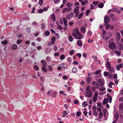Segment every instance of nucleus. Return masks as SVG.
Returning a JSON list of instances; mask_svg holds the SVG:
<instances>
[{
  "mask_svg": "<svg viewBox=\"0 0 123 123\" xmlns=\"http://www.w3.org/2000/svg\"><path fill=\"white\" fill-rule=\"evenodd\" d=\"M92 58L94 59L95 61H98V60L97 59V57L95 55H93L92 56Z\"/></svg>",
  "mask_w": 123,
  "mask_h": 123,
  "instance_id": "4c0bfd02",
  "label": "nucleus"
},
{
  "mask_svg": "<svg viewBox=\"0 0 123 123\" xmlns=\"http://www.w3.org/2000/svg\"><path fill=\"white\" fill-rule=\"evenodd\" d=\"M119 108L121 109H123V102L120 104L119 105Z\"/></svg>",
  "mask_w": 123,
  "mask_h": 123,
  "instance_id": "49530a36",
  "label": "nucleus"
},
{
  "mask_svg": "<svg viewBox=\"0 0 123 123\" xmlns=\"http://www.w3.org/2000/svg\"><path fill=\"white\" fill-rule=\"evenodd\" d=\"M77 45L79 46H81L82 45V42L80 40H79L77 41Z\"/></svg>",
  "mask_w": 123,
  "mask_h": 123,
  "instance_id": "f8f14e48",
  "label": "nucleus"
},
{
  "mask_svg": "<svg viewBox=\"0 0 123 123\" xmlns=\"http://www.w3.org/2000/svg\"><path fill=\"white\" fill-rule=\"evenodd\" d=\"M21 42V41L20 39L18 40L17 42V43L18 44H20Z\"/></svg>",
  "mask_w": 123,
  "mask_h": 123,
  "instance_id": "6e6d98bb",
  "label": "nucleus"
},
{
  "mask_svg": "<svg viewBox=\"0 0 123 123\" xmlns=\"http://www.w3.org/2000/svg\"><path fill=\"white\" fill-rule=\"evenodd\" d=\"M74 52V50H72L70 51L69 54L71 55H73Z\"/></svg>",
  "mask_w": 123,
  "mask_h": 123,
  "instance_id": "09e8293b",
  "label": "nucleus"
},
{
  "mask_svg": "<svg viewBox=\"0 0 123 123\" xmlns=\"http://www.w3.org/2000/svg\"><path fill=\"white\" fill-rule=\"evenodd\" d=\"M97 98L96 97H93V102H96V101L97 100Z\"/></svg>",
  "mask_w": 123,
  "mask_h": 123,
  "instance_id": "8fccbe9b",
  "label": "nucleus"
},
{
  "mask_svg": "<svg viewBox=\"0 0 123 123\" xmlns=\"http://www.w3.org/2000/svg\"><path fill=\"white\" fill-rule=\"evenodd\" d=\"M73 4L72 3H68L67 4V6L68 8H71V6H72Z\"/></svg>",
  "mask_w": 123,
  "mask_h": 123,
  "instance_id": "b1692460",
  "label": "nucleus"
},
{
  "mask_svg": "<svg viewBox=\"0 0 123 123\" xmlns=\"http://www.w3.org/2000/svg\"><path fill=\"white\" fill-rule=\"evenodd\" d=\"M73 16V13L72 12H70L68 14L66 15V18L67 19H71Z\"/></svg>",
  "mask_w": 123,
  "mask_h": 123,
  "instance_id": "0eeeda50",
  "label": "nucleus"
},
{
  "mask_svg": "<svg viewBox=\"0 0 123 123\" xmlns=\"http://www.w3.org/2000/svg\"><path fill=\"white\" fill-rule=\"evenodd\" d=\"M81 113L79 111H78L76 113V115L77 116L79 117L80 115H81Z\"/></svg>",
  "mask_w": 123,
  "mask_h": 123,
  "instance_id": "864d4df0",
  "label": "nucleus"
},
{
  "mask_svg": "<svg viewBox=\"0 0 123 123\" xmlns=\"http://www.w3.org/2000/svg\"><path fill=\"white\" fill-rule=\"evenodd\" d=\"M101 72V71L100 70H98L95 72V74L96 75H97L100 74Z\"/></svg>",
  "mask_w": 123,
  "mask_h": 123,
  "instance_id": "a19ab883",
  "label": "nucleus"
},
{
  "mask_svg": "<svg viewBox=\"0 0 123 123\" xmlns=\"http://www.w3.org/2000/svg\"><path fill=\"white\" fill-rule=\"evenodd\" d=\"M79 57L80 58L81 57V55L80 53H78L76 55Z\"/></svg>",
  "mask_w": 123,
  "mask_h": 123,
  "instance_id": "774afa93",
  "label": "nucleus"
},
{
  "mask_svg": "<svg viewBox=\"0 0 123 123\" xmlns=\"http://www.w3.org/2000/svg\"><path fill=\"white\" fill-rule=\"evenodd\" d=\"M86 95L85 96H87L88 98H91L92 97V93L91 90V87L89 86H87L86 89Z\"/></svg>",
  "mask_w": 123,
  "mask_h": 123,
  "instance_id": "f03ea898",
  "label": "nucleus"
},
{
  "mask_svg": "<svg viewBox=\"0 0 123 123\" xmlns=\"http://www.w3.org/2000/svg\"><path fill=\"white\" fill-rule=\"evenodd\" d=\"M116 44L114 42L109 43L108 45V47L111 49H115L116 48Z\"/></svg>",
  "mask_w": 123,
  "mask_h": 123,
  "instance_id": "7ed1b4c3",
  "label": "nucleus"
},
{
  "mask_svg": "<svg viewBox=\"0 0 123 123\" xmlns=\"http://www.w3.org/2000/svg\"><path fill=\"white\" fill-rule=\"evenodd\" d=\"M93 113L94 115L96 117H97V113L96 110L94 111Z\"/></svg>",
  "mask_w": 123,
  "mask_h": 123,
  "instance_id": "de8ad7c7",
  "label": "nucleus"
},
{
  "mask_svg": "<svg viewBox=\"0 0 123 123\" xmlns=\"http://www.w3.org/2000/svg\"><path fill=\"white\" fill-rule=\"evenodd\" d=\"M92 80V78L90 77H88L87 78V82L88 83H89Z\"/></svg>",
  "mask_w": 123,
  "mask_h": 123,
  "instance_id": "f704fd0d",
  "label": "nucleus"
},
{
  "mask_svg": "<svg viewBox=\"0 0 123 123\" xmlns=\"http://www.w3.org/2000/svg\"><path fill=\"white\" fill-rule=\"evenodd\" d=\"M46 60L47 61H49L50 60V57L47 56L46 57Z\"/></svg>",
  "mask_w": 123,
  "mask_h": 123,
  "instance_id": "69168bd1",
  "label": "nucleus"
},
{
  "mask_svg": "<svg viewBox=\"0 0 123 123\" xmlns=\"http://www.w3.org/2000/svg\"><path fill=\"white\" fill-rule=\"evenodd\" d=\"M51 19L54 21H55V16L54 14H53L51 15Z\"/></svg>",
  "mask_w": 123,
  "mask_h": 123,
  "instance_id": "5701e85b",
  "label": "nucleus"
},
{
  "mask_svg": "<svg viewBox=\"0 0 123 123\" xmlns=\"http://www.w3.org/2000/svg\"><path fill=\"white\" fill-rule=\"evenodd\" d=\"M58 29H60V30H62L63 29V28L61 27V25H59L58 26Z\"/></svg>",
  "mask_w": 123,
  "mask_h": 123,
  "instance_id": "338daca9",
  "label": "nucleus"
},
{
  "mask_svg": "<svg viewBox=\"0 0 123 123\" xmlns=\"http://www.w3.org/2000/svg\"><path fill=\"white\" fill-rule=\"evenodd\" d=\"M41 62L42 64V65L44 67H46L47 66V64L43 60H42Z\"/></svg>",
  "mask_w": 123,
  "mask_h": 123,
  "instance_id": "2eb2a0df",
  "label": "nucleus"
},
{
  "mask_svg": "<svg viewBox=\"0 0 123 123\" xmlns=\"http://www.w3.org/2000/svg\"><path fill=\"white\" fill-rule=\"evenodd\" d=\"M88 105V104L87 103V102H83L82 104V105L83 107L86 106Z\"/></svg>",
  "mask_w": 123,
  "mask_h": 123,
  "instance_id": "6ab92c4d",
  "label": "nucleus"
},
{
  "mask_svg": "<svg viewBox=\"0 0 123 123\" xmlns=\"http://www.w3.org/2000/svg\"><path fill=\"white\" fill-rule=\"evenodd\" d=\"M103 116V114L101 112H100L99 114V118L101 119L102 118L101 116Z\"/></svg>",
  "mask_w": 123,
  "mask_h": 123,
  "instance_id": "79ce46f5",
  "label": "nucleus"
},
{
  "mask_svg": "<svg viewBox=\"0 0 123 123\" xmlns=\"http://www.w3.org/2000/svg\"><path fill=\"white\" fill-rule=\"evenodd\" d=\"M88 3V1L87 0H86L84 1H82L81 2V4L82 5H85L86 4H87Z\"/></svg>",
  "mask_w": 123,
  "mask_h": 123,
  "instance_id": "aec40b11",
  "label": "nucleus"
},
{
  "mask_svg": "<svg viewBox=\"0 0 123 123\" xmlns=\"http://www.w3.org/2000/svg\"><path fill=\"white\" fill-rule=\"evenodd\" d=\"M1 43L4 45H6L7 43V42L6 40H4L1 42Z\"/></svg>",
  "mask_w": 123,
  "mask_h": 123,
  "instance_id": "2f4dec72",
  "label": "nucleus"
},
{
  "mask_svg": "<svg viewBox=\"0 0 123 123\" xmlns=\"http://www.w3.org/2000/svg\"><path fill=\"white\" fill-rule=\"evenodd\" d=\"M45 67H43L42 68V69L43 71L45 72H46L47 71V70Z\"/></svg>",
  "mask_w": 123,
  "mask_h": 123,
  "instance_id": "c756f323",
  "label": "nucleus"
},
{
  "mask_svg": "<svg viewBox=\"0 0 123 123\" xmlns=\"http://www.w3.org/2000/svg\"><path fill=\"white\" fill-rule=\"evenodd\" d=\"M50 34V33L49 31H46L45 32V34L46 36H48Z\"/></svg>",
  "mask_w": 123,
  "mask_h": 123,
  "instance_id": "c03bdc74",
  "label": "nucleus"
},
{
  "mask_svg": "<svg viewBox=\"0 0 123 123\" xmlns=\"http://www.w3.org/2000/svg\"><path fill=\"white\" fill-rule=\"evenodd\" d=\"M87 34L88 36H91L92 34V33L91 31H88L87 32Z\"/></svg>",
  "mask_w": 123,
  "mask_h": 123,
  "instance_id": "58836bf2",
  "label": "nucleus"
},
{
  "mask_svg": "<svg viewBox=\"0 0 123 123\" xmlns=\"http://www.w3.org/2000/svg\"><path fill=\"white\" fill-rule=\"evenodd\" d=\"M43 2V0H39V4L40 5H42Z\"/></svg>",
  "mask_w": 123,
  "mask_h": 123,
  "instance_id": "052dcab7",
  "label": "nucleus"
},
{
  "mask_svg": "<svg viewBox=\"0 0 123 123\" xmlns=\"http://www.w3.org/2000/svg\"><path fill=\"white\" fill-rule=\"evenodd\" d=\"M72 71L74 73H76L77 72V68L76 67H74L72 69Z\"/></svg>",
  "mask_w": 123,
  "mask_h": 123,
  "instance_id": "412c9836",
  "label": "nucleus"
},
{
  "mask_svg": "<svg viewBox=\"0 0 123 123\" xmlns=\"http://www.w3.org/2000/svg\"><path fill=\"white\" fill-rule=\"evenodd\" d=\"M120 38H117L116 40V43L117 44H119L120 43Z\"/></svg>",
  "mask_w": 123,
  "mask_h": 123,
  "instance_id": "5fc2aeb1",
  "label": "nucleus"
},
{
  "mask_svg": "<svg viewBox=\"0 0 123 123\" xmlns=\"http://www.w3.org/2000/svg\"><path fill=\"white\" fill-rule=\"evenodd\" d=\"M106 88L105 87H102L99 89V90L100 91H103L105 90Z\"/></svg>",
  "mask_w": 123,
  "mask_h": 123,
  "instance_id": "37998d69",
  "label": "nucleus"
},
{
  "mask_svg": "<svg viewBox=\"0 0 123 123\" xmlns=\"http://www.w3.org/2000/svg\"><path fill=\"white\" fill-rule=\"evenodd\" d=\"M84 13L82 12L79 15V16L78 17V19H80L83 16V15Z\"/></svg>",
  "mask_w": 123,
  "mask_h": 123,
  "instance_id": "e433bc0d",
  "label": "nucleus"
},
{
  "mask_svg": "<svg viewBox=\"0 0 123 123\" xmlns=\"http://www.w3.org/2000/svg\"><path fill=\"white\" fill-rule=\"evenodd\" d=\"M54 55L55 56H59V52L55 53L54 54Z\"/></svg>",
  "mask_w": 123,
  "mask_h": 123,
  "instance_id": "e2e57ef3",
  "label": "nucleus"
},
{
  "mask_svg": "<svg viewBox=\"0 0 123 123\" xmlns=\"http://www.w3.org/2000/svg\"><path fill=\"white\" fill-rule=\"evenodd\" d=\"M51 50L50 48L49 47L48 48L46 49L45 50V53H49Z\"/></svg>",
  "mask_w": 123,
  "mask_h": 123,
  "instance_id": "ddd939ff",
  "label": "nucleus"
},
{
  "mask_svg": "<svg viewBox=\"0 0 123 123\" xmlns=\"http://www.w3.org/2000/svg\"><path fill=\"white\" fill-rule=\"evenodd\" d=\"M68 39L70 42H72L73 40V39L72 36H70L68 38Z\"/></svg>",
  "mask_w": 123,
  "mask_h": 123,
  "instance_id": "7c9ffc66",
  "label": "nucleus"
},
{
  "mask_svg": "<svg viewBox=\"0 0 123 123\" xmlns=\"http://www.w3.org/2000/svg\"><path fill=\"white\" fill-rule=\"evenodd\" d=\"M74 103L75 104H77L79 103L78 101L77 100H75L74 101Z\"/></svg>",
  "mask_w": 123,
  "mask_h": 123,
  "instance_id": "680f3d73",
  "label": "nucleus"
},
{
  "mask_svg": "<svg viewBox=\"0 0 123 123\" xmlns=\"http://www.w3.org/2000/svg\"><path fill=\"white\" fill-rule=\"evenodd\" d=\"M59 93L60 94H63L65 96H67V94H66V93L62 91H60L59 92Z\"/></svg>",
  "mask_w": 123,
  "mask_h": 123,
  "instance_id": "c85d7f7f",
  "label": "nucleus"
},
{
  "mask_svg": "<svg viewBox=\"0 0 123 123\" xmlns=\"http://www.w3.org/2000/svg\"><path fill=\"white\" fill-rule=\"evenodd\" d=\"M71 8L66 7L63 8L62 10V13H64L66 12H68L71 11Z\"/></svg>",
  "mask_w": 123,
  "mask_h": 123,
  "instance_id": "20e7f679",
  "label": "nucleus"
},
{
  "mask_svg": "<svg viewBox=\"0 0 123 123\" xmlns=\"http://www.w3.org/2000/svg\"><path fill=\"white\" fill-rule=\"evenodd\" d=\"M117 38H120V37H121V36H120V33H118V32H117Z\"/></svg>",
  "mask_w": 123,
  "mask_h": 123,
  "instance_id": "4d7b16f0",
  "label": "nucleus"
},
{
  "mask_svg": "<svg viewBox=\"0 0 123 123\" xmlns=\"http://www.w3.org/2000/svg\"><path fill=\"white\" fill-rule=\"evenodd\" d=\"M65 58V55H60V59L62 60L64 59Z\"/></svg>",
  "mask_w": 123,
  "mask_h": 123,
  "instance_id": "bb28decb",
  "label": "nucleus"
},
{
  "mask_svg": "<svg viewBox=\"0 0 123 123\" xmlns=\"http://www.w3.org/2000/svg\"><path fill=\"white\" fill-rule=\"evenodd\" d=\"M90 12V10L89 9H88L86 12V16H88Z\"/></svg>",
  "mask_w": 123,
  "mask_h": 123,
  "instance_id": "c9c22d12",
  "label": "nucleus"
},
{
  "mask_svg": "<svg viewBox=\"0 0 123 123\" xmlns=\"http://www.w3.org/2000/svg\"><path fill=\"white\" fill-rule=\"evenodd\" d=\"M72 34L73 36L76 39H81L83 38V35L79 32L78 28H77L73 31Z\"/></svg>",
  "mask_w": 123,
  "mask_h": 123,
  "instance_id": "f257e3e1",
  "label": "nucleus"
},
{
  "mask_svg": "<svg viewBox=\"0 0 123 123\" xmlns=\"http://www.w3.org/2000/svg\"><path fill=\"white\" fill-rule=\"evenodd\" d=\"M81 31L82 33H85L86 31V29L85 28V27H82L80 28Z\"/></svg>",
  "mask_w": 123,
  "mask_h": 123,
  "instance_id": "9d476101",
  "label": "nucleus"
},
{
  "mask_svg": "<svg viewBox=\"0 0 123 123\" xmlns=\"http://www.w3.org/2000/svg\"><path fill=\"white\" fill-rule=\"evenodd\" d=\"M79 6H77L75 7L74 9V13H76L79 12H78L79 11Z\"/></svg>",
  "mask_w": 123,
  "mask_h": 123,
  "instance_id": "9b49d317",
  "label": "nucleus"
},
{
  "mask_svg": "<svg viewBox=\"0 0 123 123\" xmlns=\"http://www.w3.org/2000/svg\"><path fill=\"white\" fill-rule=\"evenodd\" d=\"M62 78L64 80H66L68 78V77L67 76L64 75L63 76Z\"/></svg>",
  "mask_w": 123,
  "mask_h": 123,
  "instance_id": "bf43d9fd",
  "label": "nucleus"
},
{
  "mask_svg": "<svg viewBox=\"0 0 123 123\" xmlns=\"http://www.w3.org/2000/svg\"><path fill=\"white\" fill-rule=\"evenodd\" d=\"M99 2L98 1H94L93 2V4L95 5H97L99 3Z\"/></svg>",
  "mask_w": 123,
  "mask_h": 123,
  "instance_id": "603ef678",
  "label": "nucleus"
},
{
  "mask_svg": "<svg viewBox=\"0 0 123 123\" xmlns=\"http://www.w3.org/2000/svg\"><path fill=\"white\" fill-rule=\"evenodd\" d=\"M104 5L102 3H100L99 4L98 7L100 8H102L103 7Z\"/></svg>",
  "mask_w": 123,
  "mask_h": 123,
  "instance_id": "4be33fe9",
  "label": "nucleus"
},
{
  "mask_svg": "<svg viewBox=\"0 0 123 123\" xmlns=\"http://www.w3.org/2000/svg\"><path fill=\"white\" fill-rule=\"evenodd\" d=\"M115 52L118 55L120 56L121 55V52L119 51H115Z\"/></svg>",
  "mask_w": 123,
  "mask_h": 123,
  "instance_id": "cd10ccee",
  "label": "nucleus"
},
{
  "mask_svg": "<svg viewBox=\"0 0 123 123\" xmlns=\"http://www.w3.org/2000/svg\"><path fill=\"white\" fill-rule=\"evenodd\" d=\"M67 61L68 63H70L72 61L71 58V57H68L67 59Z\"/></svg>",
  "mask_w": 123,
  "mask_h": 123,
  "instance_id": "ea45409f",
  "label": "nucleus"
},
{
  "mask_svg": "<svg viewBox=\"0 0 123 123\" xmlns=\"http://www.w3.org/2000/svg\"><path fill=\"white\" fill-rule=\"evenodd\" d=\"M108 70L111 73L113 72H114V70L112 67L111 66L107 68Z\"/></svg>",
  "mask_w": 123,
  "mask_h": 123,
  "instance_id": "dca6fc26",
  "label": "nucleus"
},
{
  "mask_svg": "<svg viewBox=\"0 0 123 123\" xmlns=\"http://www.w3.org/2000/svg\"><path fill=\"white\" fill-rule=\"evenodd\" d=\"M118 117V114L116 113L114 115V117L115 118V120H116V121H117Z\"/></svg>",
  "mask_w": 123,
  "mask_h": 123,
  "instance_id": "4468645a",
  "label": "nucleus"
},
{
  "mask_svg": "<svg viewBox=\"0 0 123 123\" xmlns=\"http://www.w3.org/2000/svg\"><path fill=\"white\" fill-rule=\"evenodd\" d=\"M123 67V64H121L118 65H117L116 67L117 70H119L120 68H121Z\"/></svg>",
  "mask_w": 123,
  "mask_h": 123,
  "instance_id": "1a4fd4ad",
  "label": "nucleus"
},
{
  "mask_svg": "<svg viewBox=\"0 0 123 123\" xmlns=\"http://www.w3.org/2000/svg\"><path fill=\"white\" fill-rule=\"evenodd\" d=\"M108 102V99L107 98H105L102 104L103 105H105V104L107 103Z\"/></svg>",
  "mask_w": 123,
  "mask_h": 123,
  "instance_id": "a211bd4d",
  "label": "nucleus"
},
{
  "mask_svg": "<svg viewBox=\"0 0 123 123\" xmlns=\"http://www.w3.org/2000/svg\"><path fill=\"white\" fill-rule=\"evenodd\" d=\"M105 26V29L106 30H107L110 26V24H106V25Z\"/></svg>",
  "mask_w": 123,
  "mask_h": 123,
  "instance_id": "473e14b6",
  "label": "nucleus"
},
{
  "mask_svg": "<svg viewBox=\"0 0 123 123\" xmlns=\"http://www.w3.org/2000/svg\"><path fill=\"white\" fill-rule=\"evenodd\" d=\"M34 68L36 70H38V67L37 65H35L34 66Z\"/></svg>",
  "mask_w": 123,
  "mask_h": 123,
  "instance_id": "13d9d810",
  "label": "nucleus"
},
{
  "mask_svg": "<svg viewBox=\"0 0 123 123\" xmlns=\"http://www.w3.org/2000/svg\"><path fill=\"white\" fill-rule=\"evenodd\" d=\"M106 68H107L111 66L110 63L109 62H106Z\"/></svg>",
  "mask_w": 123,
  "mask_h": 123,
  "instance_id": "f3484780",
  "label": "nucleus"
},
{
  "mask_svg": "<svg viewBox=\"0 0 123 123\" xmlns=\"http://www.w3.org/2000/svg\"><path fill=\"white\" fill-rule=\"evenodd\" d=\"M41 28L42 29H44L45 28V24H44L42 23L41 24Z\"/></svg>",
  "mask_w": 123,
  "mask_h": 123,
  "instance_id": "0e129e2a",
  "label": "nucleus"
},
{
  "mask_svg": "<svg viewBox=\"0 0 123 123\" xmlns=\"http://www.w3.org/2000/svg\"><path fill=\"white\" fill-rule=\"evenodd\" d=\"M48 70L50 71H52L53 70V68L52 66H49L48 67Z\"/></svg>",
  "mask_w": 123,
  "mask_h": 123,
  "instance_id": "a878e982",
  "label": "nucleus"
},
{
  "mask_svg": "<svg viewBox=\"0 0 123 123\" xmlns=\"http://www.w3.org/2000/svg\"><path fill=\"white\" fill-rule=\"evenodd\" d=\"M104 20L105 24L110 22V18L108 16H105L104 17Z\"/></svg>",
  "mask_w": 123,
  "mask_h": 123,
  "instance_id": "423d86ee",
  "label": "nucleus"
},
{
  "mask_svg": "<svg viewBox=\"0 0 123 123\" xmlns=\"http://www.w3.org/2000/svg\"><path fill=\"white\" fill-rule=\"evenodd\" d=\"M62 19H63V23H64V25L66 26H68V24H67L68 21H67V20H66V19L64 17Z\"/></svg>",
  "mask_w": 123,
  "mask_h": 123,
  "instance_id": "6e6552de",
  "label": "nucleus"
},
{
  "mask_svg": "<svg viewBox=\"0 0 123 123\" xmlns=\"http://www.w3.org/2000/svg\"><path fill=\"white\" fill-rule=\"evenodd\" d=\"M118 46L120 50H122L123 49V45L119 44Z\"/></svg>",
  "mask_w": 123,
  "mask_h": 123,
  "instance_id": "393cba45",
  "label": "nucleus"
},
{
  "mask_svg": "<svg viewBox=\"0 0 123 123\" xmlns=\"http://www.w3.org/2000/svg\"><path fill=\"white\" fill-rule=\"evenodd\" d=\"M57 94V93L55 92H54L52 94V96L53 97H55Z\"/></svg>",
  "mask_w": 123,
  "mask_h": 123,
  "instance_id": "3c124183",
  "label": "nucleus"
},
{
  "mask_svg": "<svg viewBox=\"0 0 123 123\" xmlns=\"http://www.w3.org/2000/svg\"><path fill=\"white\" fill-rule=\"evenodd\" d=\"M98 83L100 84L99 86L102 87L104 84V81L103 79H102L100 78H99L98 79Z\"/></svg>",
  "mask_w": 123,
  "mask_h": 123,
  "instance_id": "39448f33",
  "label": "nucleus"
},
{
  "mask_svg": "<svg viewBox=\"0 0 123 123\" xmlns=\"http://www.w3.org/2000/svg\"><path fill=\"white\" fill-rule=\"evenodd\" d=\"M104 75L106 77L108 75V72H105L104 73Z\"/></svg>",
  "mask_w": 123,
  "mask_h": 123,
  "instance_id": "a18cd8bd",
  "label": "nucleus"
},
{
  "mask_svg": "<svg viewBox=\"0 0 123 123\" xmlns=\"http://www.w3.org/2000/svg\"><path fill=\"white\" fill-rule=\"evenodd\" d=\"M17 48V46L16 45H13L12 47V49L13 50H15Z\"/></svg>",
  "mask_w": 123,
  "mask_h": 123,
  "instance_id": "72a5a7b5",
  "label": "nucleus"
}]
</instances>
